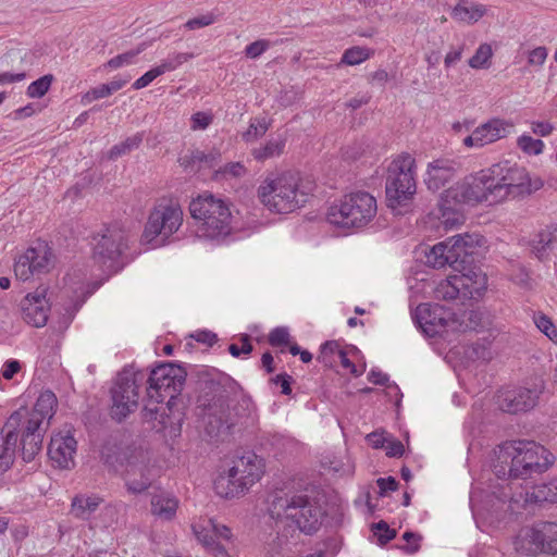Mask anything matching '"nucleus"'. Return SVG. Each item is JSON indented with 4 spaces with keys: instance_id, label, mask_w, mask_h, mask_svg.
<instances>
[{
    "instance_id": "nucleus-41",
    "label": "nucleus",
    "mask_w": 557,
    "mask_h": 557,
    "mask_svg": "<svg viewBox=\"0 0 557 557\" xmlns=\"http://www.w3.org/2000/svg\"><path fill=\"white\" fill-rule=\"evenodd\" d=\"M374 54V50L367 48V47H360V46H354L351 48H348L344 51L341 63L346 65H358L366 60L370 59Z\"/></svg>"
},
{
    "instance_id": "nucleus-5",
    "label": "nucleus",
    "mask_w": 557,
    "mask_h": 557,
    "mask_svg": "<svg viewBox=\"0 0 557 557\" xmlns=\"http://www.w3.org/2000/svg\"><path fill=\"white\" fill-rule=\"evenodd\" d=\"M543 186L544 181L540 176H531L525 168L508 160L490 166V198L494 202L507 197L523 199Z\"/></svg>"
},
{
    "instance_id": "nucleus-62",
    "label": "nucleus",
    "mask_w": 557,
    "mask_h": 557,
    "mask_svg": "<svg viewBox=\"0 0 557 557\" xmlns=\"http://www.w3.org/2000/svg\"><path fill=\"white\" fill-rule=\"evenodd\" d=\"M376 484L380 488V496H385L388 492H394L398 487V482L394 476L379 478Z\"/></svg>"
},
{
    "instance_id": "nucleus-35",
    "label": "nucleus",
    "mask_w": 557,
    "mask_h": 557,
    "mask_svg": "<svg viewBox=\"0 0 557 557\" xmlns=\"http://www.w3.org/2000/svg\"><path fill=\"white\" fill-rule=\"evenodd\" d=\"M485 13L484 5L470 4L466 0H460L451 11V17L466 23L479 21Z\"/></svg>"
},
{
    "instance_id": "nucleus-3",
    "label": "nucleus",
    "mask_w": 557,
    "mask_h": 557,
    "mask_svg": "<svg viewBox=\"0 0 557 557\" xmlns=\"http://www.w3.org/2000/svg\"><path fill=\"white\" fill-rule=\"evenodd\" d=\"M493 472L498 479H528L542 474L554 463V455L533 441H507L495 450Z\"/></svg>"
},
{
    "instance_id": "nucleus-59",
    "label": "nucleus",
    "mask_w": 557,
    "mask_h": 557,
    "mask_svg": "<svg viewBox=\"0 0 557 557\" xmlns=\"http://www.w3.org/2000/svg\"><path fill=\"white\" fill-rule=\"evenodd\" d=\"M487 63V42H483L479 46L475 54L470 58L469 65L472 69L484 67Z\"/></svg>"
},
{
    "instance_id": "nucleus-49",
    "label": "nucleus",
    "mask_w": 557,
    "mask_h": 557,
    "mask_svg": "<svg viewBox=\"0 0 557 557\" xmlns=\"http://www.w3.org/2000/svg\"><path fill=\"white\" fill-rule=\"evenodd\" d=\"M194 159H198L199 168L214 169L221 159V154L216 150H212L209 153H205L199 149H194Z\"/></svg>"
},
{
    "instance_id": "nucleus-1",
    "label": "nucleus",
    "mask_w": 557,
    "mask_h": 557,
    "mask_svg": "<svg viewBox=\"0 0 557 557\" xmlns=\"http://www.w3.org/2000/svg\"><path fill=\"white\" fill-rule=\"evenodd\" d=\"M189 377L195 381L198 414L203 420L206 432L210 436L228 432L233 425L228 405L231 377L215 368L191 364Z\"/></svg>"
},
{
    "instance_id": "nucleus-14",
    "label": "nucleus",
    "mask_w": 557,
    "mask_h": 557,
    "mask_svg": "<svg viewBox=\"0 0 557 557\" xmlns=\"http://www.w3.org/2000/svg\"><path fill=\"white\" fill-rule=\"evenodd\" d=\"M544 387L542 381L525 382L522 385H503L494 393L493 404L504 413H525L531 411L539 404Z\"/></svg>"
},
{
    "instance_id": "nucleus-6",
    "label": "nucleus",
    "mask_w": 557,
    "mask_h": 557,
    "mask_svg": "<svg viewBox=\"0 0 557 557\" xmlns=\"http://www.w3.org/2000/svg\"><path fill=\"white\" fill-rule=\"evenodd\" d=\"M189 212L199 223L197 227L199 237L220 240L233 231V215L228 203L212 193L203 191L193 198Z\"/></svg>"
},
{
    "instance_id": "nucleus-56",
    "label": "nucleus",
    "mask_w": 557,
    "mask_h": 557,
    "mask_svg": "<svg viewBox=\"0 0 557 557\" xmlns=\"http://www.w3.org/2000/svg\"><path fill=\"white\" fill-rule=\"evenodd\" d=\"M111 96L110 88L106 84H101L97 87L91 88L88 90L82 98V102L87 104L92 102L94 100L106 98Z\"/></svg>"
},
{
    "instance_id": "nucleus-18",
    "label": "nucleus",
    "mask_w": 557,
    "mask_h": 557,
    "mask_svg": "<svg viewBox=\"0 0 557 557\" xmlns=\"http://www.w3.org/2000/svg\"><path fill=\"white\" fill-rule=\"evenodd\" d=\"M145 451L135 444H124L115 438L107 440L100 450L102 463L115 473L125 471L127 475L144 461Z\"/></svg>"
},
{
    "instance_id": "nucleus-7",
    "label": "nucleus",
    "mask_w": 557,
    "mask_h": 557,
    "mask_svg": "<svg viewBox=\"0 0 557 557\" xmlns=\"http://www.w3.org/2000/svg\"><path fill=\"white\" fill-rule=\"evenodd\" d=\"M261 202L276 213H289L306 205L309 191L300 185L299 173L287 171L265 180L258 188Z\"/></svg>"
},
{
    "instance_id": "nucleus-57",
    "label": "nucleus",
    "mask_w": 557,
    "mask_h": 557,
    "mask_svg": "<svg viewBox=\"0 0 557 557\" xmlns=\"http://www.w3.org/2000/svg\"><path fill=\"white\" fill-rule=\"evenodd\" d=\"M269 129V124L263 120L262 122H258L257 124L251 123L246 133H244L243 138L246 141H250L252 139H257L263 136Z\"/></svg>"
},
{
    "instance_id": "nucleus-40",
    "label": "nucleus",
    "mask_w": 557,
    "mask_h": 557,
    "mask_svg": "<svg viewBox=\"0 0 557 557\" xmlns=\"http://www.w3.org/2000/svg\"><path fill=\"white\" fill-rule=\"evenodd\" d=\"M144 136L137 133L131 137H127L124 141L114 145L108 153L110 160H116L117 158L131 153L137 149L143 143Z\"/></svg>"
},
{
    "instance_id": "nucleus-43",
    "label": "nucleus",
    "mask_w": 557,
    "mask_h": 557,
    "mask_svg": "<svg viewBox=\"0 0 557 557\" xmlns=\"http://www.w3.org/2000/svg\"><path fill=\"white\" fill-rule=\"evenodd\" d=\"M150 45H151V42L143 41L135 49H132L129 51H126L124 53H121V54L110 59L106 65L111 69H119L123 65L132 64L134 62V59L139 53L145 51Z\"/></svg>"
},
{
    "instance_id": "nucleus-58",
    "label": "nucleus",
    "mask_w": 557,
    "mask_h": 557,
    "mask_svg": "<svg viewBox=\"0 0 557 557\" xmlns=\"http://www.w3.org/2000/svg\"><path fill=\"white\" fill-rule=\"evenodd\" d=\"M273 384L278 385L281 387V393L283 395L292 394V384L294 383V379L286 372L280 373L270 380Z\"/></svg>"
},
{
    "instance_id": "nucleus-4",
    "label": "nucleus",
    "mask_w": 557,
    "mask_h": 557,
    "mask_svg": "<svg viewBox=\"0 0 557 557\" xmlns=\"http://www.w3.org/2000/svg\"><path fill=\"white\" fill-rule=\"evenodd\" d=\"M484 236L478 234L456 235L444 240L449 250L450 268L463 274V294L483 298L487 292V274L474 265V250L481 246Z\"/></svg>"
},
{
    "instance_id": "nucleus-53",
    "label": "nucleus",
    "mask_w": 557,
    "mask_h": 557,
    "mask_svg": "<svg viewBox=\"0 0 557 557\" xmlns=\"http://www.w3.org/2000/svg\"><path fill=\"white\" fill-rule=\"evenodd\" d=\"M486 338L482 337L478 342L473 343L467 350V356L471 360H485L487 356Z\"/></svg>"
},
{
    "instance_id": "nucleus-23",
    "label": "nucleus",
    "mask_w": 557,
    "mask_h": 557,
    "mask_svg": "<svg viewBox=\"0 0 557 557\" xmlns=\"http://www.w3.org/2000/svg\"><path fill=\"white\" fill-rule=\"evenodd\" d=\"M23 318L27 324L34 327H42L47 324L49 306L46 300V289L29 293L22 302Z\"/></svg>"
},
{
    "instance_id": "nucleus-61",
    "label": "nucleus",
    "mask_w": 557,
    "mask_h": 557,
    "mask_svg": "<svg viewBox=\"0 0 557 557\" xmlns=\"http://www.w3.org/2000/svg\"><path fill=\"white\" fill-rule=\"evenodd\" d=\"M162 74L160 73L159 69L157 66L150 69L149 71H147L143 76H140L139 78H137L134 84H133V88L138 90V89H141V88H145L147 87L152 81H154L157 77L161 76Z\"/></svg>"
},
{
    "instance_id": "nucleus-45",
    "label": "nucleus",
    "mask_w": 557,
    "mask_h": 557,
    "mask_svg": "<svg viewBox=\"0 0 557 557\" xmlns=\"http://www.w3.org/2000/svg\"><path fill=\"white\" fill-rule=\"evenodd\" d=\"M53 81L54 76L52 74L40 76L38 79L29 84L26 95L29 98H42L49 91Z\"/></svg>"
},
{
    "instance_id": "nucleus-25",
    "label": "nucleus",
    "mask_w": 557,
    "mask_h": 557,
    "mask_svg": "<svg viewBox=\"0 0 557 557\" xmlns=\"http://www.w3.org/2000/svg\"><path fill=\"white\" fill-rule=\"evenodd\" d=\"M531 253L541 262L550 259L557 247V224L546 225L529 242Z\"/></svg>"
},
{
    "instance_id": "nucleus-12",
    "label": "nucleus",
    "mask_w": 557,
    "mask_h": 557,
    "mask_svg": "<svg viewBox=\"0 0 557 557\" xmlns=\"http://www.w3.org/2000/svg\"><path fill=\"white\" fill-rule=\"evenodd\" d=\"M256 459L255 454L243 456L227 472L220 473L213 482L215 493L223 498H233L259 481L263 471Z\"/></svg>"
},
{
    "instance_id": "nucleus-9",
    "label": "nucleus",
    "mask_w": 557,
    "mask_h": 557,
    "mask_svg": "<svg viewBox=\"0 0 557 557\" xmlns=\"http://www.w3.org/2000/svg\"><path fill=\"white\" fill-rule=\"evenodd\" d=\"M129 238L116 225L104 226L92 236V260L108 274L116 273L129 262Z\"/></svg>"
},
{
    "instance_id": "nucleus-19",
    "label": "nucleus",
    "mask_w": 557,
    "mask_h": 557,
    "mask_svg": "<svg viewBox=\"0 0 557 557\" xmlns=\"http://www.w3.org/2000/svg\"><path fill=\"white\" fill-rule=\"evenodd\" d=\"M446 197H453L463 205L475 206L487 197V173L480 170L465 176L455 187L446 189Z\"/></svg>"
},
{
    "instance_id": "nucleus-37",
    "label": "nucleus",
    "mask_w": 557,
    "mask_h": 557,
    "mask_svg": "<svg viewBox=\"0 0 557 557\" xmlns=\"http://www.w3.org/2000/svg\"><path fill=\"white\" fill-rule=\"evenodd\" d=\"M449 250L444 242L434 245L429 252L425 253L426 264L441 269L446 265L450 267V259L448 258Z\"/></svg>"
},
{
    "instance_id": "nucleus-8",
    "label": "nucleus",
    "mask_w": 557,
    "mask_h": 557,
    "mask_svg": "<svg viewBox=\"0 0 557 557\" xmlns=\"http://www.w3.org/2000/svg\"><path fill=\"white\" fill-rule=\"evenodd\" d=\"M416 160L409 153L399 156L388 166L385 194L387 207L398 210V214L407 211L416 195L414 180Z\"/></svg>"
},
{
    "instance_id": "nucleus-11",
    "label": "nucleus",
    "mask_w": 557,
    "mask_h": 557,
    "mask_svg": "<svg viewBox=\"0 0 557 557\" xmlns=\"http://www.w3.org/2000/svg\"><path fill=\"white\" fill-rule=\"evenodd\" d=\"M146 373L134 369V366L125 367L117 375L111 388L112 406L110 414L113 420L122 422L138 407V388L143 385Z\"/></svg>"
},
{
    "instance_id": "nucleus-42",
    "label": "nucleus",
    "mask_w": 557,
    "mask_h": 557,
    "mask_svg": "<svg viewBox=\"0 0 557 557\" xmlns=\"http://www.w3.org/2000/svg\"><path fill=\"white\" fill-rule=\"evenodd\" d=\"M159 403H156L153 399L150 400V398L148 397V404H146L143 408V418L146 420V421H158V425H153V428H157L158 431H164L165 432V435L170 437L169 435V428H164L161 423V416L164 413V414H170V410H168V408H163L162 409V412H160V409L159 407L157 406Z\"/></svg>"
},
{
    "instance_id": "nucleus-34",
    "label": "nucleus",
    "mask_w": 557,
    "mask_h": 557,
    "mask_svg": "<svg viewBox=\"0 0 557 557\" xmlns=\"http://www.w3.org/2000/svg\"><path fill=\"white\" fill-rule=\"evenodd\" d=\"M25 262H27L30 273H45L51 263V252L46 248H29L25 252Z\"/></svg>"
},
{
    "instance_id": "nucleus-47",
    "label": "nucleus",
    "mask_w": 557,
    "mask_h": 557,
    "mask_svg": "<svg viewBox=\"0 0 557 557\" xmlns=\"http://www.w3.org/2000/svg\"><path fill=\"white\" fill-rule=\"evenodd\" d=\"M517 145L527 154L537 156L544 149V143L541 139H534L530 135H521L517 140Z\"/></svg>"
},
{
    "instance_id": "nucleus-10",
    "label": "nucleus",
    "mask_w": 557,
    "mask_h": 557,
    "mask_svg": "<svg viewBox=\"0 0 557 557\" xmlns=\"http://www.w3.org/2000/svg\"><path fill=\"white\" fill-rule=\"evenodd\" d=\"M376 200L367 191L345 195L339 203L332 205L326 213L327 221L342 228H361L376 214Z\"/></svg>"
},
{
    "instance_id": "nucleus-15",
    "label": "nucleus",
    "mask_w": 557,
    "mask_h": 557,
    "mask_svg": "<svg viewBox=\"0 0 557 557\" xmlns=\"http://www.w3.org/2000/svg\"><path fill=\"white\" fill-rule=\"evenodd\" d=\"M513 544L516 550L521 554L556 556L557 523L537 521L531 527H524L517 534Z\"/></svg>"
},
{
    "instance_id": "nucleus-60",
    "label": "nucleus",
    "mask_w": 557,
    "mask_h": 557,
    "mask_svg": "<svg viewBox=\"0 0 557 557\" xmlns=\"http://www.w3.org/2000/svg\"><path fill=\"white\" fill-rule=\"evenodd\" d=\"M242 347H239L238 345L236 344H231L228 346V352L235 357V358H238L242 354H245V355H249L252 349H253V346L252 344L250 343V337L249 335L247 334H244L242 336Z\"/></svg>"
},
{
    "instance_id": "nucleus-29",
    "label": "nucleus",
    "mask_w": 557,
    "mask_h": 557,
    "mask_svg": "<svg viewBox=\"0 0 557 557\" xmlns=\"http://www.w3.org/2000/svg\"><path fill=\"white\" fill-rule=\"evenodd\" d=\"M510 494L505 490L502 491L499 496L495 492L490 491V527L496 521L497 523L509 522L512 520L513 511L511 509Z\"/></svg>"
},
{
    "instance_id": "nucleus-44",
    "label": "nucleus",
    "mask_w": 557,
    "mask_h": 557,
    "mask_svg": "<svg viewBox=\"0 0 557 557\" xmlns=\"http://www.w3.org/2000/svg\"><path fill=\"white\" fill-rule=\"evenodd\" d=\"M462 329L460 332L475 331L482 332L484 330V315L478 310H465L461 312Z\"/></svg>"
},
{
    "instance_id": "nucleus-26",
    "label": "nucleus",
    "mask_w": 557,
    "mask_h": 557,
    "mask_svg": "<svg viewBox=\"0 0 557 557\" xmlns=\"http://www.w3.org/2000/svg\"><path fill=\"white\" fill-rule=\"evenodd\" d=\"M461 202L453 197H446V190L441 195L438 201V220L445 231L455 230L465 221L461 211Z\"/></svg>"
},
{
    "instance_id": "nucleus-32",
    "label": "nucleus",
    "mask_w": 557,
    "mask_h": 557,
    "mask_svg": "<svg viewBox=\"0 0 557 557\" xmlns=\"http://www.w3.org/2000/svg\"><path fill=\"white\" fill-rule=\"evenodd\" d=\"M150 484L151 483L148 476V468L145 455L144 461L140 462V465L136 466V468L131 472L129 475L126 474L125 486L128 493L137 495L147 491Z\"/></svg>"
},
{
    "instance_id": "nucleus-30",
    "label": "nucleus",
    "mask_w": 557,
    "mask_h": 557,
    "mask_svg": "<svg viewBox=\"0 0 557 557\" xmlns=\"http://www.w3.org/2000/svg\"><path fill=\"white\" fill-rule=\"evenodd\" d=\"M470 508L476 528L483 533L487 530V495L479 487L470 492Z\"/></svg>"
},
{
    "instance_id": "nucleus-51",
    "label": "nucleus",
    "mask_w": 557,
    "mask_h": 557,
    "mask_svg": "<svg viewBox=\"0 0 557 557\" xmlns=\"http://www.w3.org/2000/svg\"><path fill=\"white\" fill-rule=\"evenodd\" d=\"M487 135V122L478 126L471 135L463 139L466 147H483L485 145L484 137Z\"/></svg>"
},
{
    "instance_id": "nucleus-22",
    "label": "nucleus",
    "mask_w": 557,
    "mask_h": 557,
    "mask_svg": "<svg viewBox=\"0 0 557 557\" xmlns=\"http://www.w3.org/2000/svg\"><path fill=\"white\" fill-rule=\"evenodd\" d=\"M77 442L70 432L66 434L58 433L51 436L47 447V455L62 469H69L74 465V454L76 453Z\"/></svg>"
},
{
    "instance_id": "nucleus-21",
    "label": "nucleus",
    "mask_w": 557,
    "mask_h": 557,
    "mask_svg": "<svg viewBox=\"0 0 557 557\" xmlns=\"http://www.w3.org/2000/svg\"><path fill=\"white\" fill-rule=\"evenodd\" d=\"M459 164L447 158H438L428 164L424 182L429 190L437 191L450 183L457 174Z\"/></svg>"
},
{
    "instance_id": "nucleus-20",
    "label": "nucleus",
    "mask_w": 557,
    "mask_h": 557,
    "mask_svg": "<svg viewBox=\"0 0 557 557\" xmlns=\"http://www.w3.org/2000/svg\"><path fill=\"white\" fill-rule=\"evenodd\" d=\"M25 412L15 410L5 421L0 437V470L7 471L14 460L18 429L23 425Z\"/></svg>"
},
{
    "instance_id": "nucleus-24",
    "label": "nucleus",
    "mask_w": 557,
    "mask_h": 557,
    "mask_svg": "<svg viewBox=\"0 0 557 557\" xmlns=\"http://www.w3.org/2000/svg\"><path fill=\"white\" fill-rule=\"evenodd\" d=\"M25 425L21 435V456L23 461H33L42 450V438L45 429L38 426V422H24Z\"/></svg>"
},
{
    "instance_id": "nucleus-28",
    "label": "nucleus",
    "mask_w": 557,
    "mask_h": 557,
    "mask_svg": "<svg viewBox=\"0 0 557 557\" xmlns=\"http://www.w3.org/2000/svg\"><path fill=\"white\" fill-rule=\"evenodd\" d=\"M57 397L51 391L42 392L37 398L32 412H28L25 408L20 409L25 412L23 423L32 422L33 420H35L38 422V426H42V422L45 419L50 420L53 417V409L57 406Z\"/></svg>"
},
{
    "instance_id": "nucleus-64",
    "label": "nucleus",
    "mask_w": 557,
    "mask_h": 557,
    "mask_svg": "<svg viewBox=\"0 0 557 557\" xmlns=\"http://www.w3.org/2000/svg\"><path fill=\"white\" fill-rule=\"evenodd\" d=\"M212 123V116L205 112H196L191 115L194 129H206Z\"/></svg>"
},
{
    "instance_id": "nucleus-38",
    "label": "nucleus",
    "mask_w": 557,
    "mask_h": 557,
    "mask_svg": "<svg viewBox=\"0 0 557 557\" xmlns=\"http://www.w3.org/2000/svg\"><path fill=\"white\" fill-rule=\"evenodd\" d=\"M487 394H484L482 396H479L473 405H472V433L473 434H481L485 432V419H486V412H485V398Z\"/></svg>"
},
{
    "instance_id": "nucleus-46",
    "label": "nucleus",
    "mask_w": 557,
    "mask_h": 557,
    "mask_svg": "<svg viewBox=\"0 0 557 557\" xmlns=\"http://www.w3.org/2000/svg\"><path fill=\"white\" fill-rule=\"evenodd\" d=\"M515 126L511 122L500 119L490 120V143L496 141L509 135Z\"/></svg>"
},
{
    "instance_id": "nucleus-27",
    "label": "nucleus",
    "mask_w": 557,
    "mask_h": 557,
    "mask_svg": "<svg viewBox=\"0 0 557 557\" xmlns=\"http://www.w3.org/2000/svg\"><path fill=\"white\" fill-rule=\"evenodd\" d=\"M557 503V476L548 482L536 484L524 493V506L543 507Z\"/></svg>"
},
{
    "instance_id": "nucleus-63",
    "label": "nucleus",
    "mask_w": 557,
    "mask_h": 557,
    "mask_svg": "<svg viewBox=\"0 0 557 557\" xmlns=\"http://www.w3.org/2000/svg\"><path fill=\"white\" fill-rule=\"evenodd\" d=\"M21 370V362L16 359H9L3 363L1 375L4 380H11Z\"/></svg>"
},
{
    "instance_id": "nucleus-36",
    "label": "nucleus",
    "mask_w": 557,
    "mask_h": 557,
    "mask_svg": "<svg viewBox=\"0 0 557 557\" xmlns=\"http://www.w3.org/2000/svg\"><path fill=\"white\" fill-rule=\"evenodd\" d=\"M177 500L174 497L156 496L151 500L152 512L156 516L171 520L177 509Z\"/></svg>"
},
{
    "instance_id": "nucleus-52",
    "label": "nucleus",
    "mask_w": 557,
    "mask_h": 557,
    "mask_svg": "<svg viewBox=\"0 0 557 557\" xmlns=\"http://www.w3.org/2000/svg\"><path fill=\"white\" fill-rule=\"evenodd\" d=\"M403 540L406 541V545L401 546V550H404L407 554H416L419 552L421 545L420 542L422 541V535L413 532V531H406L403 534Z\"/></svg>"
},
{
    "instance_id": "nucleus-13",
    "label": "nucleus",
    "mask_w": 557,
    "mask_h": 557,
    "mask_svg": "<svg viewBox=\"0 0 557 557\" xmlns=\"http://www.w3.org/2000/svg\"><path fill=\"white\" fill-rule=\"evenodd\" d=\"M273 508L277 516L283 513L286 519L292 520L307 535L314 534L322 524V509L308 495L276 498L273 502Z\"/></svg>"
},
{
    "instance_id": "nucleus-50",
    "label": "nucleus",
    "mask_w": 557,
    "mask_h": 557,
    "mask_svg": "<svg viewBox=\"0 0 557 557\" xmlns=\"http://www.w3.org/2000/svg\"><path fill=\"white\" fill-rule=\"evenodd\" d=\"M338 350V344L335 341H326L321 345L317 360L326 367H331L334 361L333 356Z\"/></svg>"
},
{
    "instance_id": "nucleus-55",
    "label": "nucleus",
    "mask_w": 557,
    "mask_h": 557,
    "mask_svg": "<svg viewBox=\"0 0 557 557\" xmlns=\"http://www.w3.org/2000/svg\"><path fill=\"white\" fill-rule=\"evenodd\" d=\"M270 48V41L265 39H259L249 44L245 49V54L250 59H258Z\"/></svg>"
},
{
    "instance_id": "nucleus-17",
    "label": "nucleus",
    "mask_w": 557,
    "mask_h": 557,
    "mask_svg": "<svg viewBox=\"0 0 557 557\" xmlns=\"http://www.w3.org/2000/svg\"><path fill=\"white\" fill-rule=\"evenodd\" d=\"M461 312L445 305H420L416 315L417 322L424 326L430 336L442 335L444 332H459L462 329Z\"/></svg>"
},
{
    "instance_id": "nucleus-2",
    "label": "nucleus",
    "mask_w": 557,
    "mask_h": 557,
    "mask_svg": "<svg viewBox=\"0 0 557 557\" xmlns=\"http://www.w3.org/2000/svg\"><path fill=\"white\" fill-rule=\"evenodd\" d=\"M189 369L173 361L158 362L149 372L147 377V396L156 403L166 400V408L170 414H162L161 423L169 428L171 438H176L182 433L184 412L176 407V400L186 383Z\"/></svg>"
},
{
    "instance_id": "nucleus-16",
    "label": "nucleus",
    "mask_w": 557,
    "mask_h": 557,
    "mask_svg": "<svg viewBox=\"0 0 557 557\" xmlns=\"http://www.w3.org/2000/svg\"><path fill=\"white\" fill-rule=\"evenodd\" d=\"M183 212L180 207L164 206L154 209L148 218L141 239L157 248L169 243V238L181 226Z\"/></svg>"
},
{
    "instance_id": "nucleus-31",
    "label": "nucleus",
    "mask_w": 557,
    "mask_h": 557,
    "mask_svg": "<svg viewBox=\"0 0 557 557\" xmlns=\"http://www.w3.org/2000/svg\"><path fill=\"white\" fill-rule=\"evenodd\" d=\"M462 280L463 274H461V276H450L446 281L442 282L435 290L436 298L446 301L461 298L479 300L480 298L469 297V295L463 294Z\"/></svg>"
},
{
    "instance_id": "nucleus-54",
    "label": "nucleus",
    "mask_w": 557,
    "mask_h": 557,
    "mask_svg": "<svg viewBox=\"0 0 557 557\" xmlns=\"http://www.w3.org/2000/svg\"><path fill=\"white\" fill-rule=\"evenodd\" d=\"M289 343V333L286 327L278 326L269 334V344L273 347H280Z\"/></svg>"
},
{
    "instance_id": "nucleus-39",
    "label": "nucleus",
    "mask_w": 557,
    "mask_h": 557,
    "mask_svg": "<svg viewBox=\"0 0 557 557\" xmlns=\"http://www.w3.org/2000/svg\"><path fill=\"white\" fill-rule=\"evenodd\" d=\"M285 143V138L282 137L271 139L264 146L253 149L252 156L258 161H264L267 159L280 156L283 152Z\"/></svg>"
},
{
    "instance_id": "nucleus-33",
    "label": "nucleus",
    "mask_w": 557,
    "mask_h": 557,
    "mask_svg": "<svg viewBox=\"0 0 557 557\" xmlns=\"http://www.w3.org/2000/svg\"><path fill=\"white\" fill-rule=\"evenodd\" d=\"M102 499L97 496L76 495L72 499L71 512L81 520H88L90 516L98 509Z\"/></svg>"
},
{
    "instance_id": "nucleus-48",
    "label": "nucleus",
    "mask_w": 557,
    "mask_h": 557,
    "mask_svg": "<svg viewBox=\"0 0 557 557\" xmlns=\"http://www.w3.org/2000/svg\"><path fill=\"white\" fill-rule=\"evenodd\" d=\"M372 531L377 539V544L381 546L386 545L397 535L396 530L391 529L389 525L384 520L373 523Z\"/></svg>"
}]
</instances>
